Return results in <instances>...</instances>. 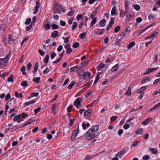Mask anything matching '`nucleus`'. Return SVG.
<instances>
[{
	"label": "nucleus",
	"mask_w": 160,
	"mask_h": 160,
	"mask_svg": "<svg viewBox=\"0 0 160 160\" xmlns=\"http://www.w3.org/2000/svg\"><path fill=\"white\" fill-rule=\"evenodd\" d=\"M32 67V64L31 62H29L28 63L27 66L28 70L29 71L31 69Z\"/></svg>",
	"instance_id": "a18cd8bd"
},
{
	"label": "nucleus",
	"mask_w": 160,
	"mask_h": 160,
	"mask_svg": "<svg viewBox=\"0 0 160 160\" xmlns=\"http://www.w3.org/2000/svg\"><path fill=\"white\" fill-rule=\"evenodd\" d=\"M72 51V49L71 48H68L67 49H66V52L67 54H70Z\"/></svg>",
	"instance_id": "13d9d810"
},
{
	"label": "nucleus",
	"mask_w": 160,
	"mask_h": 160,
	"mask_svg": "<svg viewBox=\"0 0 160 160\" xmlns=\"http://www.w3.org/2000/svg\"><path fill=\"white\" fill-rule=\"evenodd\" d=\"M117 8L116 7H114L111 10V14L112 16L115 15L116 14Z\"/></svg>",
	"instance_id": "aec40b11"
},
{
	"label": "nucleus",
	"mask_w": 160,
	"mask_h": 160,
	"mask_svg": "<svg viewBox=\"0 0 160 160\" xmlns=\"http://www.w3.org/2000/svg\"><path fill=\"white\" fill-rule=\"evenodd\" d=\"M79 43L78 42H75L73 44V47L74 48H77L79 47Z\"/></svg>",
	"instance_id": "de8ad7c7"
},
{
	"label": "nucleus",
	"mask_w": 160,
	"mask_h": 160,
	"mask_svg": "<svg viewBox=\"0 0 160 160\" xmlns=\"http://www.w3.org/2000/svg\"><path fill=\"white\" fill-rule=\"evenodd\" d=\"M51 26L50 24L48 23H46L45 26V28L46 30H48L50 29Z\"/></svg>",
	"instance_id": "8fccbe9b"
},
{
	"label": "nucleus",
	"mask_w": 160,
	"mask_h": 160,
	"mask_svg": "<svg viewBox=\"0 0 160 160\" xmlns=\"http://www.w3.org/2000/svg\"><path fill=\"white\" fill-rule=\"evenodd\" d=\"M97 12V10H95L94 11H93L92 13L90 15L89 17L90 18H94V17L96 15Z\"/></svg>",
	"instance_id": "f704fd0d"
},
{
	"label": "nucleus",
	"mask_w": 160,
	"mask_h": 160,
	"mask_svg": "<svg viewBox=\"0 0 160 160\" xmlns=\"http://www.w3.org/2000/svg\"><path fill=\"white\" fill-rule=\"evenodd\" d=\"M78 24L76 22H74L73 23L72 27V30H74L77 27Z\"/></svg>",
	"instance_id": "ea45409f"
},
{
	"label": "nucleus",
	"mask_w": 160,
	"mask_h": 160,
	"mask_svg": "<svg viewBox=\"0 0 160 160\" xmlns=\"http://www.w3.org/2000/svg\"><path fill=\"white\" fill-rule=\"evenodd\" d=\"M15 96L17 98H18L19 97H20V98H21L22 97V93H20L18 94V92H15Z\"/></svg>",
	"instance_id": "58836bf2"
},
{
	"label": "nucleus",
	"mask_w": 160,
	"mask_h": 160,
	"mask_svg": "<svg viewBox=\"0 0 160 160\" xmlns=\"http://www.w3.org/2000/svg\"><path fill=\"white\" fill-rule=\"evenodd\" d=\"M133 7L137 11L139 10L140 9V6L138 4H135L134 5Z\"/></svg>",
	"instance_id": "09e8293b"
},
{
	"label": "nucleus",
	"mask_w": 160,
	"mask_h": 160,
	"mask_svg": "<svg viewBox=\"0 0 160 160\" xmlns=\"http://www.w3.org/2000/svg\"><path fill=\"white\" fill-rule=\"evenodd\" d=\"M158 32L156 31H155L154 32H153L152 33V34L149 37H148L146 38V39L149 38H153L156 36L158 34Z\"/></svg>",
	"instance_id": "6ab92c4d"
},
{
	"label": "nucleus",
	"mask_w": 160,
	"mask_h": 160,
	"mask_svg": "<svg viewBox=\"0 0 160 160\" xmlns=\"http://www.w3.org/2000/svg\"><path fill=\"white\" fill-rule=\"evenodd\" d=\"M150 158L149 156L148 155H146L142 157L143 160H148Z\"/></svg>",
	"instance_id": "4d7b16f0"
},
{
	"label": "nucleus",
	"mask_w": 160,
	"mask_h": 160,
	"mask_svg": "<svg viewBox=\"0 0 160 160\" xmlns=\"http://www.w3.org/2000/svg\"><path fill=\"white\" fill-rule=\"evenodd\" d=\"M21 85L23 87H26L28 86L27 82L26 81H23L21 82Z\"/></svg>",
	"instance_id": "79ce46f5"
},
{
	"label": "nucleus",
	"mask_w": 160,
	"mask_h": 160,
	"mask_svg": "<svg viewBox=\"0 0 160 160\" xmlns=\"http://www.w3.org/2000/svg\"><path fill=\"white\" fill-rule=\"evenodd\" d=\"M75 129L73 132L72 134L71 137V139L72 140H74L75 138L76 137L79 132V124H78L77 126L75 127Z\"/></svg>",
	"instance_id": "20e7f679"
},
{
	"label": "nucleus",
	"mask_w": 160,
	"mask_h": 160,
	"mask_svg": "<svg viewBox=\"0 0 160 160\" xmlns=\"http://www.w3.org/2000/svg\"><path fill=\"white\" fill-rule=\"evenodd\" d=\"M150 78L148 77H146L145 78H144L142 81V84H144L146 82V81H150Z\"/></svg>",
	"instance_id": "a19ab883"
},
{
	"label": "nucleus",
	"mask_w": 160,
	"mask_h": 160,
	"mask_svg": "<svg viewBox=\"0 0 160 160\" xmlns=\"http://www.w3.org/2000/svg\"><path fill=\"white\" fill-rule=\"evenodd\" d=\"M160 106V102L158 103L155 105L153 107H152L149 110L150 111H152L153 110L157 109L158 107Z\"/></svg>",
	"instance_id": "4be33fe9"
},
{
	"label": "nucleus",
	"mask_w": 160,
	"mask_h": 160,
	"mask_svg": "<svg viewBox=\"0 0 160 160\" xmlns=\"http://www.w3.org/2000/svg\"><path fill=\"white\" fill-rule=\"evenodd\" d=\"M87 32H84L81 33L79 36V38L82 39H84L86 38Z\"/></svg>",
	"instance_id": "5701e85b"
},
{
	"label": "nucleus",
	"mask_w": 160,
	"mask_h": 160,
	"mask_svg": "<svg viewBox=\"0 0 160 160\" xmlns=\"http://www.w3.org/2000/svg\"><path fill=\"white\" fill-rule=\"evenodd\" d=\"M62 8H63V6L61 5L58 4L56 6H55V5H54L53 8H55L56 10L61 11Z\"/></svg>",
	"instance_id": "dca6fc26"
},
{
	"label": "nucleus",
	"mask_w": 160,
	"mask_h": 160,
	"mask_svg": "<svg viewBox=\"0 0 160 160\" xmlns=\"http://www.w3.org/2000/svg\"><path fill=\"white\" fill-rule=\"evenodd\" d=\"M60 25L62 26H65L66 24V22H65L61 20L60 22Z\"/></svg>",
	"instance_id": "338daca9"
},
{
	"label": "nucleus",
	"mask_w": 160,
	"mask_h": 160,
	"mask_svg": "<svg viewBox=\"0 0 160 160\" xmlns=\"http://www.w3.org/2000/svg\"><path fill=\"white\" fill-rule=\"evenodd\" d=\"M38 52L41 55V56H43L45 54V52L44 51L42 50L41 49H39L38 51Z\"/></svg>",
	"instance_id": "bf43d9fd"
},
{
	"label": "nucleus",
	"mask_w": 160,
	"mask_h": 160,
	"mask_svg": "<svg viewBox=\"0 0 160 160\" xmlns=\"http://www.w3.org/2000/svg\"><path fill=\"white\" fill-rule=\"evenodd\" d=\"M38 92H37L36 93L33 92L32 94H31V96L32 97H37L38 95Z\"/></svg>",
	"instance_id": "680f3d73"
},
{
	"label": "nucleus",
	"mask_w": 160,
	"mask_h": 160,
	"mask_svg": "<svg viewBox=\"0 0 160 160\" xmlns=\"http://www.w3.org/2000/svg\"><path fill=\"white\" fill-rule=\"evenodd\" d=\"M75 12V11L73 10H71L67 14V15L69 16H72Z\"/></svg>",
	"instance_id": "4c0bfd02"
},
{
	"label": "nucleus",
	"mask_w": 160,
	"mask_h": 160,
	"mask_svg": "<svg viewBox=\"0 0 160 160\" xmlns=\"http://www.w3.org/2000/svg\"><path fill=\"white\" fill-rule=\"evenodd\" d=\"M88 132V131L86 133V138L88 140H91L96 137L98 134V132Z\"/></svg>",
	"instance_id": "f03ea898"
},
{
	"label": "nucleus",
	"mask_w": 160,
	"mask_h": 160,
	"mask_svg": "<svg viewBox=\"0 0 160 160\" xmlns=\"http://www.w3.org/2000/svg\"><path fill=\"white\" fill-rule=\"evenodd\" d=\"M16 39L15 36L13 35H9L8 39V42L9 44L12 45L15 43Z\"/></svg>",
	"instance_id": "39448f33"
},
{
	"label": "nucleus",
	"mask_w": 160,
	"mask_h": 160,
	"mask_svg": "<svg viewBox=\"0 0 160 160\" xmlns=\"http://www.w3.org/2000/svg\"><path fill=\"white\" fill-rule=\"evenodd\" d=\"M18 115L20 116V118L22 117V118H25L27 116V115L24 112H22V113L19 114Z\"/></svg>",
	"instance_id": "49530a36"
},
{
	"label": "nucleus",
	"mask_w": 160,
	"mask_h": 160,
	"mask_svg": "<svg viewBox=\"0 0 160 160\" xmlns=\"http://www.w3.org/2000/svg\"><path fill=\"white\" fill-rule=\"evenodd\" d=\"M117 118L118 117L117 116H113L112 117L110 118V120L111 121H115L117 119Z\"/></svg>",
	"instance_id": "69168bd1"
},
{
	"label": "nucleus",
	"mask_w": 160,
	"mask_h": 160,
	"mask_svg": "<svg viewBox=\"0 0 160 160\" xmlns=\"http://www.w3.org/2000/svg\"><path fill=\"white\" fill-rule=\"evenodd\" d=\"M14 78V75L11 74V76L8 78V81L9 82H13V79Z\"/></svg>",
	"instance_id": "c756f323"
},
{
	"label": "nucleus",
	"mask_w": 160,
	"mask_h": 160,
	"mask_svg": "<svg viewBox=\"0 0 160 160\" xmlns=\"http://www.w3.org/2000/svg\"><path fill=\"white\" fill-rule=\"evenodd\" d=\"M11 97V96L10 94L9 93H8L6 96L5 101H7Z\"/></svg>",
	"instance_id": "3c124183"
},
{
	"label": "nucleus",
	"mask_w": 160,
	"mask_h": 160,
	"mask_svg": "<svg viewBox=\"0 0 160 160\" xmlns=\"http://www.w3.org/2000/svg\"><path fill=\"white\" fill-rule=\"evenodd\" d=\"M99 154L94 155L93 156H90V155H88L87 156V157L86 158V160H91L92 158L98 155Z\"/></svg>",
	"instance_id": "c9c22d12"
},
{
	"label": "nucleus",
	"mask_w": 160,
	"mask_h": 160,
	"mask_svg": "<svg viewBox=\"0 0 160 160\" xmlns=\"http://www.w3.org/2000/svg\"><path fill=\"white\" fill-rule=\"evenodd\" d=\"M92 114V111L91 109H88L87 111H85L84 113V116L86 119L90 117Z\"/></svg>",
	"instance_id": "0eeeda50"
},
{
	"label": "nucleus",
	"mask_w": 160,
	"mask_h": 160,
	"mask_svg": "<svg viewBox=\"0 0 160 160\" xmlns=\"http://www.w3.org/2000/svg\"><path fill=\"white\" fill-rule=\"evenodd\" d=\"M105 67V64L103 63H101L98 67H97V68L99 70H101L102 68H104Z\"/></svg>",
	"instance_id": "393cba45"
},
{
	"label": "nucleus",
	"mask_w": 160,
	"mask_h": 160,
	"mask_svg": "<svg viewBox=\"0 0 160 160\" xmlns=\"http://www.w3.org/2000/svg\"><path fill=\"white\" fill-rule=\"evenodd\" d=\"M83 17V15L81 14H78L76 18L77 20L81 19Z\"/></svg>",
	"instance_id": "6e6d98bb"
},
{
	"label": "nucleus",
	"mask_w": 160,
	"mask_h": 160,
	"mask_svg": "<svg viewBox=\"0 0 160 160\" xmlns=\"http://www.w3.org/2000/svg\"><path fill=\"white\" fill-rule=\"evenodd\" d=\"M41 110V107H38L37 108L35 109L34 110V114L36 115L37 114V113L40 111Z\"/></svg>",
	"instance_id": "e433bc0d"
},
{
	"label": "nucleus",
	"mask_w": 160,
	"mask_h": 160,
	"mask_svg": "<svg viewBox=\"0 0 160 160\" xmlns=\"http://www.w3.org/2000/svg\"><path fill=\"white\" fill-rule=\"evenodd\" d=\"M41 78L40 77H38L37 78H33V81L37 83H38L40 82V80Z\"/></svg>",
	"instance_id": "473e14b6"
},
{
	"label": "nucleus",
	"mask_w": 160,
	"mask_h": 160,
	"mask_svg": "<svg viewBox=\"0 0 160 160\" xmlns=\"http://www.w3.org/2000/svg\"><path fill=\"white\" fill-rule=\"evenodd\" d=\"M120 29V27L119 26H117L114 29V32L117 33L118 32Z\"/></svg>",
	"instance_id": "864d4df0"
},
{
	"label": "nucleus",
	"mask_w": 160,
	"mask_h": 160,
	"mask_svg": "<svg viewBox=\"0 0 160 160\" xmlns=\"http://www.w3.org/2000/svg\"><path fill=\"white\" fill-rule=\"evenodd\" d=\"M129 124H126L123 126V128L125 129H127L129 127Z\"/></svg>",
	"instance_id": "774afa93"
},
{
	"label": "nucleus",
	"mask_w": 160,
	"mask_h": 160,
	"mask_svg": "<svg viewBox=\"0 0 160 160\" xmlns=\"http://www.w3.org/2000/svg\"><path fill=\"white\" fill-rule=\"evenodd\" d=\"M63 49V47L62 45H60L57 48V51L58 52L61 51Z\"/></svg>",
	"instance_id": "0e129e2a"
},
{
	"label": "nucleus",
	"mask_w": 160,
	"mask_h": 160,
	"mask_svg": "<svg viewBox=\"0 0 160 160\" xmlns=\"http://www.w3.org/2000/svg\"><path fill=\"white\" fill-rule=\"evenodd\" d=\"M49 58V55H47L46 56L43 60L44 62L45 63L47 64L48 63Z\"/></svg>",
	"instance_id": "7c9ffc66"
},
{
	"label": "nucleus",
	"mask_w": 160,
	"mask_h": 160,
	"mask_svg": "<svg viewBox=\"0 0 160 160\" xmlns=\"http://www.w3.org/2000/svg\"><path fill=\"white\" fill-rule=\"evenodd\" d=\"M125 153L124 151H120L118 153L116 154V156L121 158V157H122V155H123Z\"/></svg>",
	"instance_id": "412c9836"
},
{
	"label": "nucleus",
	"mask_w": 160,
	"mask_h": 160,
	"mask_svg": "<svg viewBox=\"0 0 160 160\" xmlns=\"http://www.w3.org/2000/svg\"><path fill=\"white\" fill-rule=\"evenodd\" d=\"M111 21L109 22L108 26L107 27V30L108 31L112 27L114 23V19L113 17L111 18Z\"/></svg>",
	"instance_id": "1a4fd4ad"
},
{
	"label": "nucleus",
	"mask_w": 160,
	"mask_h": 160,
	"mask_svg": "<svg viewBox=\"0 0 160 160\" xmlns=\"http://www.w3.org/2000/svg\"><path fill=\"white\" fill-rule=\"evenodd\" d=\"M79 72L80 73V75L83 76V78L84 80L89 78L91 75L90 72L87 71L85 72L84 70L82 69H80L79 71Z\"/></svg>",
	"instance_id": "7ed1b4c3"
},
{
	"label": "nucleus",
	"mask_w": 160,
	"mask_h": 160,
	"mask_svg": "<svg viewBox=\"0 0 160 160\" xmlns=\"http://www.w3.org/2000/svg\"><path fill=\"white\" fill-rule=\"evenodd\" d=\"M146 89V88L145 87L143 86L140 88V89H138V93H141L144 91H145Z\"/></svg>",
	"instance_id": "bb28decb"
},
{
	"label": "nucleus",
	"mask_w": 160,
	"mask_h": 160,
	"mask_svg": "<svg viewBox=\"0 0 160 160\" xmlns=\"http://www.w3.org/2000/svg\"><path fill=\"white\" fill-rule=\"evenodd\" d=\"M135 45V43L134 42H132L130 43L127 46V48H128L130 49L132 47L134 46Z\"/></svg>",
	"instance_id": "c85d7f7f"
},
{
	"label": "nucleus",
	"mask_w": 160,
	"mask_h": 160,
	"mask_svg": "<svg viewBox=\"0 0 160 160\" xmlns=\"http://www.w3.org/2000/svg\"><path fill=\"white\" fill-rule=\"evenodd\" d=\"M75 119L74 118L72 119H70V123L69 125L70 127L73 124L74 122Z\"/></svg>",
	"instance_id": "5fc2aeb1"
},
{
	"label": "nucleus",
	"mask_w": 160,
	"mask_h": 160,
	"mask_svg": "<svg viewBox=\"0 0 160 160\" xmlns=\"http://www.w3.org/2000/svg\"><path fill=\"white\" fill-rule=\"evenodd\" d=\"M106 21L105 19H102L100 22V25L101 27H103L105 26Z\"/></svg>",
	"instance_id": "b1692460"
},
{
	"label": "nucleus",
	"mask_w": 160,
	"mask_h": 160,
	"mask_svg": "<svg viewBox=\"0 0 160 160\" xmlns=\"http://www.w3.org/2000/svg\"><path fill=\"white\" fill-rule=\"evenodd\" d=\"M11 55V52H10V53L7 54L6 57L4 58H0V66L4 67L5 66Z\"/></svg>",
	"instance_id": "f257e3e1"
},
{
	"label": "nucleus",
	"mask_w": 160,
	"mask_h": 160,
	"mask_svg": "<svg viewBox=\"0 0 160 160\" xmlns=\"http://www.w3.org/2000/svg\"><path fill=\"white\" fill-rule=\"evenodd\" d=\"M119 65L117 64L113 66L111 69V71L112 72H114L116 71L119 68Z\"/></svg>",
	"instance_id": "f8f14e48"
},
{
	"label": "nucleus",
	"mask_w": 160,
	"mask_h": 160,
	"mask_svg": "<svg viewBox=\"0 0 160 160\" xmlns=\"http://www.w3.org/2000/svg\"><path fill=\"white\" fill-rule=\"evenodd\" d=\"M35 102L36 101L34 100H31L28 102H26L23 104V105L24 106L26 107L32 104L33 103Z\"/></svg>",
	"instance_id": "2eb2a0df"
},
{
	"label": "nucleus",
	"mask_w": 160,
	"mask_h": 160,
	"mask_svg": "<svg viewBox=\"0 0 160 160\" xmlns=\"http://www.w3.org/2000/svg\"><path fill=\"white\" fill-rule=\"evenodd\" d=\"M131 87H129L128 88V90H127L125 93V95H128V96H130L131 93Z\"/></svg>",
	"instance_id": "cd10ccee"
},
{
	"label": "nucleus",
	"mask_w": 160,
	"mask_h": 160,
	"mask_svg": "<svg viewBox=\"0 0 160 160\" xmlns=\"http://www.w3.org/2000/svg\"><path fill=\"white\" fill-rule=\"evenodd\" d=\"M58 26L56 24H53L52 25V28L53 30L58 29Z\"/></svg>",
	"instance_id": "603ef678"
},
{
	"label": "nucleus",
	"mask_w": 160,
	"mask_h": 160,
	"mask_svg": "<svg viewBox=\"0 0 160 160\" xmlns=\"http://www.w3.org/2000/svg\"><path fill=\"white\" fill-rule=\"evenodd\" d=\"M98 128L99 126L98 125L93 126L89 130L88 132L89 133V132H96V131L98 129Z\"/></svg>",
	"instance_id": "9d476101"
},
{
	"label": "nucleus",
	"mask_w": 160,
	"mask_h": 160,
	"mask_svg": "<svg viewBox=\"0 0 160 160\" xmlns=\"http://www.w3.org/2000/svg\"><path fill=\"white\" fill-rule=\"evenodd\" d=\"M125 15L124 11L123 10H121L120 11L119 16L120 18L123 17Z\"/></svg>",
	"instance_id": "052dcab7"
},
{
	"label": "nucleus",
	"mask_w": 160,
	"mask_h": 160,
	"mask_svg": "<svg viewBox=\"0 0 160 160\" xmlns=\"http://www.w3.org/2000/svg\"><path fill=\"white\" fill-rule=\"evenodd\" d=\"M20 116L19 115L15 116L13 118V121L14 122H17V123H20V121L19 120L20 119Z\"/></svg>",
	"instance_id": "ddd939ff"
},
{
	"label": "nucleus",
	"mask_w": 160,
	"mask_h": 160,
	"mask_svg": "<svg viewBox=\"0 0 160 160\" xmlns=\"http://www.w3.org/2000/svg\"><path fill=\"white\" fill-rule=\"evenodd\" d=\"M82 99L80 97L77 98L74 102V105L77 107L78 109L79 106L81 105V103Z\"/></svg>",
	"instance_id": "423d86ee"
},
{
	"label": "nucleus",
	"mask_w": 160,
	"mask_h": 160,
	"mask_svg": "<svg viewBox=\"0 0 160 160\" xmlns=\"http://www.w3.org/2000/svg\"><path fill=\"white\" fill-rule=\"evenodd\" d=\"M58 35V32L56 31L52 32L51 33V36L53 38H56Z\"/></svg>",
	"instance_id": "4468645a"
},
{
	"label": "nucleus",
	"mask_w": 160,
	"mask_h": 160,
	"mask_svg": "<svg viewBox=\"0 0 160 160\" xmlns=\"http://www.w3.org/2000/svg\"><path fill=\"white\" fill-rule=\"evenodd\" d=\"M38 62H36L35 63L34 69L32 72L33 73L35 74L37 72L38 70Z\"/></svg>",
	"instance_id": "f3484780"
},
{
	"label": "nucleus",
	"mask_w": 160,
	"mask_h": 160,
	"mask_svg": "<svg viewBox=\"0 0 160 160\" xmlns=\"http://www.w3.org/2000/svg\"><path fill=\"white\" fill-rule=\"evenodd\" d=\"M31 21V18H27L26 19V21L25 22V23L26 25H28L30 23Z\"/></svg>",
	"instance_id": "37998d69"
},
{
	"label": "nucleus",
	"mask_w": 160,
	"mask_h": 160,
	"mask_svg": "<svg viewBox=\"0 0 160 160\" xmlns=\"http://www.w3.org/2000/svg\"><path fill=\"white\" fill-rule=\"evenodd\" d=\"M78 69V67L77 66H75L71 68L70 71L71 72H75Z\"/></svg>",
	"instance_id": "72a5a7b5"
},
{
	"label": "nucleus",
	"mask_w": 160,
	"mask_h": 160,
	"mask_svg": "<svg viewBox=\"0 0 160 160\" xmlns=\"http://www.w3.org/2000/svg\"><path fill=\"white\" fill-rule=\"evenodd\" d=\"M92 19V20L91 22L90 25L91 26H93L96 23L97 20V18L95 17Z\"/></svg>",
	"instance_id": "a878e982"
},
{
	"label": "nucleus",
	"mask_w": 160,
	"mask_h": 160,
	"mask_svg": "<svg viewBox=\"0 0 160 160\" xmlns=\"http://www.w3.org/2000/svg\"><path fill=\"white\" fill-rule=\"evenodd\" d=\"M73 108V106L72 105H70L67 108V110L68 112H71Z\"/></svg>",
	"instance_id": "c03bdc74"
},
{
	"label": "nucleus",
	"mask_w": 160,
	"mask_h": 160,
	"mask_svg": "<svg viewBox=\"0 0 160 160\" xmlns=\"http://www.w3.org/2000/svg\"><path fill=\"white\" fill-rule=\"evenodd\" d=\"M6 25L4 24H2L0 26V31H6Z\"/></svg>",
	"instance_id": "a211bd4d"
},
{
	"label": "nucleus",
	"mask_w": 160,
	"mask_h": 160,
	"mask_svg": "<svg viewBox=\"0 0 160 160\" xmlns=\"http://www.w3.org/2000/svg\"><path fill=\"white\" fill-rule=\"evenodd\" d=\"M75 82L74 81H72L68 86V88L69 89H71L73 87V86L75 84Z\"/></svg>",
	"instance_id": "2f4dec72"
},
{
	"label": "nucleus",
	"mask_w": 160,
	"mask_h": 160,
	"mask_svg": "<svg viewBox=\"0 0 160 160\" xmlns=\"http://www.w3.org/2000/svg\"><path fill=\"white\" fill-rule=\"evenodd\" d=\"M159 67L154 68H149L143 73V75H146L152 72L157 70Z\"/></svg>",
	"instance_id": "6e6552de"
},
{
	"label": "nucleus",
	"mask_w": 160,
	"mask_h": 160,
	"mask_svg": "<svg viewBox=\"0 0 160 160\" xmlns=\"http://www.w3.org/2000/svg\"><path fill=\"white\" fill-rule=\"evenodd\" d=\"M143 130L142 128H140L138 131H136V133L137 134L141 133L142 132Z\"/></svg>",
	"instance_id": "e2e57ef3"
},
{
	"label": "nucleus",
	"mask_w": 160,
	"mask_h": 160,
	"mask_svg": "<svg viewBox=\"0 0 160 160\" xmlns=\"http://www.w3.org/2000/svg\"><path fill=\"white\" fill-rule=\"evenodd\" d=\"M57 107V106L56 104H55L52 105V107L51 108L52 112V113L54 115H55L56 113Z\"/></svg>",
	"instance_id": "9b49d317"
}]
</instances>
